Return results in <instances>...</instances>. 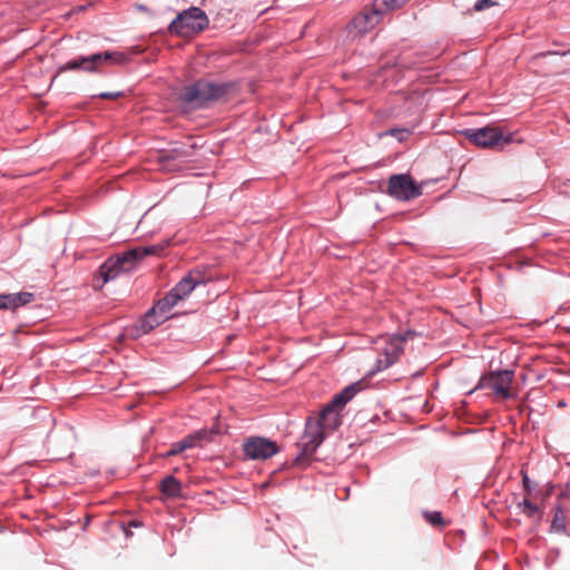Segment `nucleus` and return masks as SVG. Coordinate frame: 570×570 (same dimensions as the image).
Here are the masks:
<instances>
[{"instance_id":"1","label":"nucleus","mask_w":570,"mask_h":570,"mask_svg":"<svg viewBox=\"0 0 570 570\" xmlns=\"http://www.w3.org/2000/svg\"><path fill=\"white\" fill-rule=\"evenodd\" d=\"M356 391L355 384L345 387L324 406L317 419L311 417L307 420L305 432L298 442L301 452L295 459L296 464L302 465L304 460L315 453L316 449L324 441L326 433L333 432L341 425V411L353 399Z\"/></svg>"},{"instance_id":"2","label":"nucleus","mask_w":570,"mask_h":570,"mask_svg":"<svg viewBox=\"0 0 570 570\" xmlns=\"http://www.w3.org/2000/svg\"><path fill=\"white\" fill-rule=\"evenodd\" d=\"M169 240L159 244L136 247L121 255L109 258L100 267V273L105 282H109L118 276L120 272H129L136 262L144 259L148 255H159L169 246Z\"/></svg>"},{"instance_id":"3","label":"nucleus","mask_w":570,"mask_h":570,"mask_svg":"<svg viewBox=\"0 0 570 570\" xmlns=\"http://www.w3.org/2000/svg\"><path fill=\"white\" fill-rule=\"evenodd\" d=\"M209 20L205 11L190 7L177 14L168 26V31L178 37H191L208 27Z\"/></svg>"},{"instance_id":"4","label":"nucleus","mask_w":570,"mask_h":570,"mask_svg":"<svg viewBox=\"0 0 570 570\" xmlns=\"http://www.w3.org/2000/svg\"><path fill=\"white\" fill-rule=\"evenodd\" d=\"M405 340L406 336L401 335L379 337L375 342L379 355L375 364V370L372 371L371 374L384 371L392 366L394 363H396L404 352Z\"/></svg>"},{"instance_id":"5","label":"nucleus","mask_w":570,"mask_h":570,"mask_svg":"<svg viewBox=\"0 0 570 570\" xmlns=\"http://www.w3.org/2000/svg\"><path fill=\"white\" fill-rule=\"evenodd\" d=\"M128 60L127 56L124 52H98L87 57H79L75 60L68 61L65 65L60 66L58 69V73L68 71V70H83L86 72H95L98 71L99 66L102 62H109L112 65H122Z\"/></svg>"},{"instance_id":"6","label":"nucleus","mask_w":570,"mask_h":570,"mask_svg":"<svg viewBox=\"0 0 570 570\" xmlns=\"http://www.w3.org/2000/svg\"><path fill=\"white\" fill-rule=\"evenodd\" d=\"M228 88L229 86L226 83L216 85L206 80H199L185 88L183 100L196 107H200L207 101L222 98L227 92Z\"/></svg>"},{"instance_id":"7","label":"nucleus","mask_w":570,"mask_h":570,"mask_svg":"<svg viewBox=\"0 0 570 570\" xmlns=\"http://www.w3.org/2000/svg\"><path fill=\"white\" fill-rule=\"evenodd\" d=\"M206 277L203 272L194 269L183 277L170 292L161 298V306L173 309L185 299L196 287L205 285Z\"/></svg>"},{"instance_id":"8","label":"nucleus","mask_w":570,"mask_h":570,"mask_svg":"<svg viewBox=\"0 0 570 570\" xmlns=\"http://www.w3.org/2000/svg\"><path fill=\"white\" fill-rule=\"evenodd\" d=\"M514 373L509 370L492 372L480 379L476 390H490L495 396L508 400L513 396L511 386Z\"/></svg>"},{"instance_id":"9","label":"nucleus","mask_w":570,"mask_h":570,"mask_svg":"<svg viewBox=\"0 0 570 570\" xmlns=\"http://www.w3.org/2000/svg\"><path fill=\"white\" fill-rule=\"evenodd\" d=\"M170 311L167 306H161V299H159L153 308L132 325L130 334L139 337L149 333L170 317Z\"/></svg>"},{"instance_id":"10","label":"nucleus","mask_w":570,"mask_h":570,"mask_svg":"<svg viewBox=\"0 0 570 570\" xmlns=\"http://www.w3.org/2000/svg\"><path fill=\"white\" fill-rule=\"evenodd\" d=\"M389 195L397 200H411L421 195V189L407 175H393L389 179Z\"/></svg>"},{"instance_id":"11","label":"nucleus","mask_w":570,"mask_h":570,"mask_svg":"<svg viewBox=\"0 0 570 570\" xmlns=\"http://www.w3.org/2000/svg\"><path fill=\"white\" fill-rule=\"evenodd\" d=\"M466 138L476 146L490 148L500 142H509L510 139L504 138L502 132L495 127H483L479 129H468L464 131Z\"/></svg>"},{"instance_id":"12","label":"nucleus","mask_w":570,"mask_h":570,"mask_svg":"<svg viewBox=\"0 0 570 570\" xmlns=\"http://www.w3.org/2000/svg\"><path fill=\"white\" fill-rule=\"evenodd\" d=\"M278 448L275 442L264 438H253L244 444L245 454L253 460H266L276 454Z\"/></svg>"},{"instance_id":"13","label":"nucleus","mask_w":570,"mask_h":570,"mask_svg":"<svg viewBox=\"0 0 570 570\" xmlns=\"http://www.w3.org/2000/svg\"><path fill=\"white\" fill-rule=\"evenodd\" d=\"M381 13L370 9L357 14L348 24V32L353 36H362L372 30L380 21Z\"/></svg>"},{"instance_id":"14","label":"nucleus","mask_w":570,"mask_h":570,"mask_svg":"<svg viewBox=\"0 0 570 570\" xmlns=\"http://www.w3.org/2000/svg\"><path fill=\"white\" fill-rule=\"evenodd\" d=\"M191 156V147L174 148L158 156L160 169L165 171H175L181 168V164L185 163Z\"/></svg>"},{"instance_id":"15","label":"nucleus","mask_w":570,"mask_h":570,"mask_svg":"<svg viewBox=\"0 0 570 570\" xmlns=\"http://www.w3.org/2000/svg\"><path fill=\"white\" fill-rule=\"evenodd\" d=\"M35 294L30 292H19L3 294L4 309L16 311L33 302Z\"/></svg>"},{"instance_id":"16","label":"nucleus","mask_w":570,"mask_h":570,"mask_svg":"<svg viewBox=\"0 0 570 570\" xmlns=\"http://www.w3.org/2000/svg\"><path fill=\"white\" fill-rule=\"evenodd\" d=\"M531 497H524V499L517 503V509L520 513L534 521H540L543 515L542 509L530 500Z\"/></svg>"},{"instance_id":"17","label":"nucleus","mask_w":570,"mask_h":570,"mask_svg":"<svg viewBox=\"0 0 570 570\" xmlns=\"http://www.w3.org/2000/svg\"><path fill=\"white\" fill-rule=\"evenodd\" d=\"M568 507L564 503H558L554 508V514L551 522V530L554 532H564L567 528Z\"/></svg>"},{"instance_id":"18","label":"nucleus","mask_w":570,"mask_h":570,"mask_svg":"<svg viewBox=\"0 0 570 570\" xmlns=\"http://www.w3.org/2000/svg\"><path fill=\"white\" fill-rule=\"evenodd\" d=\"M181 483L173 475L166 476L160 482V491L164 495L168 498H178L181 495Z\"/></svg>"},{"instance_id":"19","label":"nucleus","mask_w":570,"mask_h":570,"mask_svg":"<svg viewBox=\"0 0 570 570\" xmlns=\"http://www.w3.org/2000/svg\"><path fill=\"white\" fill-rule=\"evenodd\" d=\"M209 433L206 430H200L187 435L181 441H179V443L181 444L184 450H188L196 446L199 441L206 439Z\"/></svg>"},{"instance_id":"20","label":"nucleus","mask_w":570,"mask_h":570,"mask_svg":"<svg viewBox=\"0 0 570 570\" xmlns=\"http://www.w3.org/2000/svg\"><path fill=\"white\" fill-rule=\"evenodd\" d=\"M424 519L434 527H442L444 525V519L442 514L438 511L433 512H424L423 513Z\"/></svg>"},{"instance_id":"21","label":"nucleus","mask_w":570,"mask_h":570,"mask_svg":"<svg viewBox=\"0 0 570 570\" xmlns=\"http://www.w3.org/2000/svg\"><path fill=\"white\" fill-rule=\"evenodd\" d=\"M386 134L395 137L399 141H403L411 132L406 128H392Z\"/></svg>"},{"instance_id":"22","label":"nucleus","mask_w":570,"mask_h":570,"mask_svg":"<svg viewBox=\"0 0 570 570\" xmlns=\"http://www.w3.org/2000/svg\"><path fill=\"white\" fill-rule=\"evenodd\" d=\"M522 485L524 489V497H531L534 487H533L530 478L528 476V474L524 471H522Z\"/></svg>"},{"instance_id":"23","label":"nucleus","mask_w":570,"mask_h":570,"mask_svg":"<svg viewBox=\"0 0 570 570\" xmlns=\"http://www.w3.org/2000/svg\"><path fill=\"white\" fill-rule=\"evenodd\" d=\"M495 4V1L493 0H478L474 3V10L475 11H483L485 9H489Z\"/></svg>"},{"instance_id":"24","label":"nucleus","mask_w":570,"mask_h":570,"mask_svg":"<svg viewBox=\"0 0 570 570\" xmlns=\"http://www.w3.org/2000/svg\"><path fill=\"white\" fill-rule=\"evenodd\" d=\"M409 0H383L384 4L390 10H395L403 4H405Z\"/></svg>"},{"instance_id":"25","label":"nucleus","mask_w":570,"mask_h":570,"mask_svg":"<svg viewBox=\"0 0 570 570\" xmlns=\"http://www.w3.org/2000/svg\"><path fill=\"white\" fill-rule=\"evenodd\" d=\"M185 451L179 442H176L171 445L170 450L164 454L165 458L177 455Z\"/></svg>"},{"instance_id":"26","label":"nucleus","mask_w":570,"mask_h":570,"mask_svg":"<svg viewBox=\"0 0 570 570\" xmlns=\"http://www.w3.org/2000/svg\"><path fill=\"white\" fill-rule=\"evenodd\" d=\"M570 499V489H564L558 497V503H563L564 500Z\"/></svg>"},{"instance_id":"27","label":"nucleus","mask_w":570,"mask_h":570,"mask_svg":"<svg viewBox=\"0 0 570 570\" xmlns=\"http://www.w3.org/2000/svg\"><path fill=\"white\" fill-rule=\"evenodd\" d=\"M120 96V92H102L99 95L102 99H115Z\"/></svg>"},{"instance_id":"28","label":"nucleus","mask_w":570,"mask_h":570,"mask_svg":"<svg viewBox=\"0 0 570 570\" xmlns=\"http://www.w3.org/2000/svg\"><path fill=\"white\" fill-rule=\"evenodd\" d=\"M0 309H4L3 294H0Z\"/></svg>"}]
</instances>
